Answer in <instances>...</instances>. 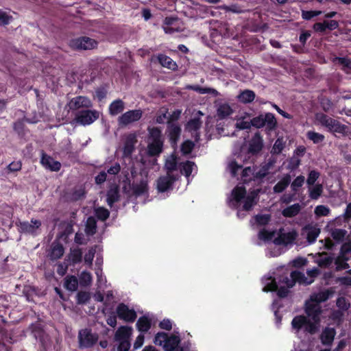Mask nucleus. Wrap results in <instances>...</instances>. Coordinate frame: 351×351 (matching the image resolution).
<instances>
[{
    "mask_svg": "<svg viewBox=\"0 0 351 351\" xmlns=\"http://www.w3.org/2000/svg\"><path fill=\"white\" fill-rule=\"evenodd\" d=\"M332 295L331 291L324 290L311 295L309 300L305 302L304 311L307 317L298 315L291 322L292 329L295 333L298 334L300 330H304L314 334L319 330L322 313L319 304L327 300Z\"/></svg>",
    "mask_w": 351,
    "mask_h": 351,
    "instance_id": "obj_1",
    "label": "nucleus"
},
{
    "mask_svg": "<svg viewBox=\"0 0 351 351\" xmlns=\"http://www.w3.org/2000/svg\"><path fill=\"white\" fill-rule=\"evenodd\" d=\"M319 271L317 268H313L306 272V276L304 274L300 271H293L288 276V274H283L279 277H273L271 276H265L262 282L263 285V291L265 292L278 291V295L280 297H285L288 289L292 287L296 282L302 285H310L315 278L318 275Z\"/></svg>",
    "mask_w": 351,
    "mask_h": 351,
    "instance_id": "obj_2",
    "label": "nucleus"
},
{
    "mask_svg": "<svg viewBox=\"0 0 351 351\" xmlns=\"http://www.w3.org/2000/svg\"><path fill=\"white\" fill-rule=\"evenodd\" d=\"M259 189H254L247 191L242 185L235 186L230 195L228 198V204L230 207L241 210L248 211L257 203Z\"/></svg>",
    "mask_w": 351,
    "mask_h": 351,
    "instance_id": "obj_3",
    "label": "nucleus"
},
{
    "mask_svg": "<svg viewBox=\"0 0 351 351\" xmlns=\"http://www.w3.org/2000/svg\"><path fill=\"white\" fill-rule=\"evenodd\" d=\"M297 233L295 230L285 231L280 230L278 232H270L266 230H262L259 232L258 237L260 239L269 242L273 241L275 247L277 245H287L291 244L295 239Z\"/></svg>",
    "mask_w": 351,
    "mask_h": 351,
    "instance_id": "obj_4",
    "label": "nucleus"
},
{
    "mask_svg": "<svg viewBox=\"0 0 351 351\" xmlns=\"http://www.w3.org/2000/svg\"><path fill=\"white\" fill-rule=\"evenodd\" d=\"M247 160L246 156L239 154L235 156L234 159L229 161L228 164V169L233 177H237L239 175V172H241V180L243 182L247 183L250 181L254 182V171L255 167H246L242 169L241 162Z\"/></svg>",
    "mask_w": 351,
    "mask_h": 351,
    "instance_id": "obj_5",
    "label": "nucleus"
},
{
    "mask_svg": "<svg viewBox=\"0 0 351 351\" xmlns=\"http://www.w3.org/2000/svg\"><path fill=\"white\" fill-rule=\"evenodd\" d=\"M180 338L178 335L168 336L165 332H158L154 339L155 344L162 346L165 351H184L179 344Z\"/></svg>",
    "mask_w": 351,
    "mask_h": 351,
    "instance_id": "obj_6",
    "label": "nucleus"
},
{
    "mask_svg": "<svg viewBox=\"0 0 351 351\" xmlns=\"http://www.w3.org/2000/svg\"><path fill=\"white\" fill-rule=\"evenodd\" d=\"M315 119L316 124L324 126L331 132L344 133L346 132V127L345 125L323 113H317Z\"/></svg>",
    "mask_w": 351,
    "mask_h": 351,
    "instance_id": "obj_7",
    "label": "nucleus"
},
{
    "mask_svg": "<svg viewBox=\"0 0 351 351\" xmlns=\"http://www.w3.org/2000/svg\"><path fill=\"white\" fill-rule=\"evenodd\" d=\"M132 328L127 326H121L117 329L114 335V339L119 343V348L123 349L124 350L130 349V339L132 335Z\"/></svg>",
    "mask_w": 351,
    "mask_h": 351,
    "instance_id": "obj_8",
    "label": "nucleus"
},
{
    "mask_svg": "<svg viewBox=\"0 0 351 351\" xmlns=\"http://www.w3.org/2000/svg\"><path fill=\"white\" fill-rule=\"evenodd\" d=\"M70 46L75 49L90 50L97 46V42L89 37L82 36L71 40Z\"/></svg>",
    "mask_w": 351,
    "mask_h": 351,
    "instance_id": "obj_9",
    "label": "nucleus"
},
{
    "mask_svg": "<svg viewBox=\"0 0 351 351\" xmlns=\"http://www.w3.org/2000/svg\"><path fill=\"white\" fill-rule=\"evenodd\" d=\"M143 115L141 109L132 110L125 112L118 118V123L121 126H125L138 121Z\"/></svg>",
    "mask_w": 351,
    "mask_h": 351,
    "instance_id": "obj_10",
    "label": "nucleus"
},
{
    "mask_svg": "<svg viewBox=\"0 0 351 351\" xmlns=\"http://www.w3.org/2000/svg\"><path fill=\"white\" fill-rule=\"evenodd\" d=\"M92 106V102L89 98L84 96H77L72 98L67 103L66 108L69 111H76L80 108H88Z\"/></svg>",
    "mask_w": 351,
    "mask_h": 351,
    "instance_id": "obj_11",
    "label": "nucleus"
},
{
    "mask_svg": "<svg viewBox=\"0 0 351 351\" xmlns=\"http://www.w3.org/2000/svg\"><path fill=\"white\" fill-rule=\"evenodd\" d=\"M351 258V242L344 243L341 249L340 254L335 260V264L338 269L348 267L346 261Z\"/></svg>",
    "mask_w": 351,
    "mask_h": 351,
    "instance_id": "obj_12",
    "label": "nucleus"
},
{
    "mask_svg": "<svg viewBox=\"0 0 351 351\" xmlns=\"http://www.w3.org/2000/svg\"><path fill=\"white\" fill-rule=\"evenodd\" d=\"M97 340V335L91 332V331L88 329L82 330L79 332V342L81 348H90L93 346Z\"/></svg>",
    "mask_w": 351,
    "mask_h": 351,
    "instance_id": "obj_13",
    "label": "nucleus"
},
{
    "mask_svg": "<svg viewBox=\"0 0 351 351\" xmlns=\"http://www.w3.org/2000/svg\"><path fill=\"white\" fill-rule=\"evenodd\" d=\"M116 312L119 318L125 322H133L136 318V311L123 303L118 305Z\"/></svg>",
    "mask_w": 351,
    "mask_h": 351,
    "instance_id": "obj_14",
    "label": "nucleus"
},
{
    "mask_svg": "<svg viewBox=\"0 0 351 351\" xmlns=\"http://www.w3.org/2000/svg\"><path fill=\"white\" fill-rule=\"evenodd\" d=\"M99 118L97 110H84L77 113L75 121L83 125H90Z\"/></svg>",
    "mask_w": 351,
    "mask_h": 351,
    "instance_id": "obj_15",
    "label": "nucleus"
},
{
    "mask_svg": "<svg viewBox=\"0 0 351 351\" xmlns=\"http://www.w3.org/2000/svg\"><path fill=\"white\" fill-rule=\"evenodd\" d=\"M178 174L167 173L157 180L156 187L159 192L167 191L171 189L173 182L178 178Z\"/></svg>",
    "mask_w": 351,
    "mask_h": 351,
    "instance_id": "obj_16",
    "label": "nucleus"
},
{
    "mask_svg": "<svg viewBox=\"0 0 351 351\" xmlns=\"http://www.w3.org/2000/svg\"><path fill=\"white\" fill-rule=\"evenodd\" d=\"M197 117L195 116L186 124V130L191 133V135L195 138L196 141L199 139V133L197 130L200 128L202 122L200 117L204 115L201 111L197 112Z\"/></svg>",
    "mask_w": 351,
    "mask_h": 351,
    "instance_id": "obj_17",
    "label": "nucleus"
},
{
    "mask_svg": "<svg viewBox=\"0 0 351 351\" xmlns=\"http://www.w3.org/2000/svg\"><path fill=\"white\" fill-rule=\"evenodd\" d=\"M162 27L165 32L169 34L182 30V27L180 26V22L174 18H165Z\"/></svg>",
    "mask_w": 351,
    "mask_h": 351,
    "instance_id": "obj_18",
    "label": "nucleus"
},
{
    "mask_svg": "<svg viewBox=\"0 0 351 351\" xmlns=\"http://www.w3.org/2000/svg\"><path fill=\"white\" fill-rule=\"evenodd\" d=\"M263 147V141L259 133H256L249 142L248 152L252 155L258 154Z\"/></svg>",
    "mask_w": 351,
    "mask_h": 351,
    "instance_id": "obj_19",
    "label": "nucleus"
},
{
    "mask_svg": "<svg viewBox=\"0 0 351 351\" xmlns=\"http://www.w3.org/2000/svg\"><path fill=\"white\" fill-rule=\"evenodd\" d=\"M41 222L38 220H32L30 223L23 221L19 222V227L21 232L34 234L39 228Z\"/></svg>",
    "mask_w": 351,
    "mask_h": 351,
    "instance_id": "obj_20",
    "label": "nucleus"
},
{
    "mask_svg": "<svg viewBox=\"0 0 351 351\" xmlns=\"http://www.w3.org/2000/svg\"><path fill=\"white\" fill-rule=\"evenodd\" d=\"M217 116L219 119H224L233 113L230 105L226 102H219L216 105Z\"/></svg>",
    "mask_w": 351,
    "mask_h": 351,
    "instance_id": "obj_21",
    "label": "nucleus"
},
{
    "mask_svg": "<svg viewBox=\"0 0 351 351\" xmlns=\"http://www.w3.org/2000/svg\"><path fill=\"white\" fill-rule=\"evenodd\" d=\"M41 163L44 167L53 171H59L61 167L60 162L45 154L42 156Z\"/></svg>",
    "mask_w": 351,
    "mask_h": 351,
    "instance_id": "obj_22",
    "label": "nucleus"
},
{
    "mask_svg": "<svg viewBox=\"0 0 351 351\" xmlns=\"http://www.w3.org/2000/svg\"><path fill=\"white\" fill-rule=\"evenodd\" d=\"M165 168L167 170V173L174 174V171H177L179 168L178 165V158L175 154L169 156L165 160Z\"/></svg>",
    "mask_w": 351,
    "mask_h": 351,
    "instance_id": "obj_23",
    "label": "nucleus"
},
{
    "mask_svg": "<svg viewBox=\"0 0 351 351\" xmlns=\"http://www.w3.org/2000/svg\"><path fill=\"white\" fill-rule=\"evenodd\" d=\"M291 177L289 174L285 175L274 186L273 191L276 193L283 192L290 184Z\"/></svg>",
    "mask_w": 351,
    "mask_h": 351,
    "instance_id": "obj_24",
    "label": "nucleus"
},
{
    "mask_svg": "<svg viewBox=\"0 0 351 351\" xmlns=\"http://www.w3.org/2000/svg\"><path fill=\"white\" fill-rule=\"evenodd\" d=\"M136 136L134 134H130L125 138L123 147L124 156H130L134 151V145L136 142Z\"/></svg>",
    "mask_w": 351,
    "mask_h": 351,
    "instance_id": "obj_25",
    "label": "nucleus"
},
{
    "mask_svg": "<svg viewBox=\"0 0 351 351\" xmlns=\"http://www.w3.org/2000/svg\"><path fill=\"white\" fill-rule=\"evenodd\" d=\"M64 253V249L62 244L58 241H54L51 245L49 257L52 260L60 258Z\"/></svg>",
    "mask_w": 351,
    "mask_h": 351,
    "instance_id": "obj_26",
    "label": "nucleus"
},
{
    "mask_svg": "<svg viewBox=\"0 0 351 351\" xmlns=\"http://www.w3.org/2000/svg\"><path fill=\"white\" fill-rule=\"evenodd\" d=\"M133 193L135 195H143L147 193L148 184L147 180H143L139 182H134L132 185Z\"/></svg>",
    "mask_w": 351,
    "mask_h": 351,
    "instance_id": "obj_27",
    "label": "nucleus"
},
{
    "mask_svg": "<svg viewBox=\"0 0 351 351\" xmlns=\"http://www.w3.org/2000/svg\"><path fill=\"white\" fill-rule=\"evenodd\" d=\"M162 142L161 139H156L149 143L147 152L150 156L159 155L162 152Z\"/></svg>",
    "mask_w": 351,
    "mask_h": 351,
    "instance_id": "obj_28",
    "label": "nucleus"
},
{
    "mask_svg": "<svg viewBox=\"0 0 351 351\" xmlns=\"http://www.w3.org/2000/svg\"><path fill=\"white\" fill-rule=\"evenodd\" d=\"M179 169L182 173H184V176L189 179V176L193 173H196L197 167L194 162L191 161H186L184 163H180L179 165Z\"/></svg>",
    "mask_w": 351,
    "mask_h": 351,
    "instance_id": "obj_29",
    "label": "nucleus"
},
{
    "mask_svg": "<svg viewBox=\"0 0 351 351\" xmlns=\"http://www.w3.org/2000/svg\"><path fill=\"white\" fill-rule=\"evenodd\" d=\"M320 233V230L316 226H306L304 229L303 234L306 236L309 243H313Z\"/></svg>",
    "mask_w": 351,
    "mask_h": 351,
    "instance_id": "obj_30",
    "label": "nucleus"
},
{
    "mask_svg": "<svg viewBox=\"0 0 351 351\" xmlns=\"http://www.w3.org/2000/svg\"><path fill=\"white\" fill-rule=\"evenodd\" d=\"M324 191V187L322 184H316L311 186H308V192L309 197L311 199H319Z\"/></svg>",
    "mask_w": 351,
    "mask_h": 351,
    "instance_id": "obj_31",
    "label": "nucleus"
},
{
    "mask_svg": "<svg viewBox=\"0 0 351 351\" xmlns=\"http://www.w3.org/2000/svg\"><path fill=\"white\" fill-rule=\"evenodd\" d=\"M336 332L334 328H325L322 335H321V340L323 344L329 345L330 344L335 336Z\"/></svg>",
    "mask_w": 351,
    "mask_h": 351,
    "instance_id": "obj_32",
    "label": "nucleus"
},
{
    "mask_svg": "<svg viewBox=\"0 0 351 351\" xmlns=\"http://www.w3.org/2000/svg\"><path fill=\"white\" fill-rule=\"evenodd\" d=\"M125 108L124 102L121 99L112 101L109 106V113L112 116H116L121 113Z\"/></svg>",
    "mask_w": 351,
    "mask_h": 351,
    "instance_id": "obj_33",
    "label": "nucleus"
},
{
    "mask_svg": "<svg viewBox=\"0 0 351 351\" xmlns=\"http://www.w3.org/2000/svg\"><path fill=\"white\" fill-rule=\"evenodd\" d=\"M255 98V93L250 90H245L237 95L238 100L243 104L250 103Z\"/></svg>",
    "mask_w": 351,
    "mask_h": 351,
    "instance_id": "obj_34",
    "label": "nucleus"
},
{
    "mask_svg": "<svg viewBox=\"0 0 351 351\" xmlns=\"http://www.w3.org/2000/svg\"><path fill=\"white\" fill-rule=\"evenodd\" d=\"M64 286L70 291H75L78 287L77 278L74 276H66L64 278Z\"/></svg>",
    "mask_w": 351,
    "mask_h": 351,
    "instance_id": "obj_35",
    "label": "nucleus"
},
{
    "mask_svg": "<svg viewBox=\"0 0 351 351\" xmlns=\"http://www.w3.org/2000/svg\"><path fill=\"white\" fill-rule=\"evenodd\" d=\"M136 327L141 332H147L151 327V320L147 316L141 317L136 322Z\"/></svg>",
    "mask_w": 351,
    "mask_h": 351,
    "instance_id": "obj_36",
    "label": "nucleus"
},
{
    "mask_svg": "<svg viewBox=\"0 0 351 351\" xmlns=\"http://www.w3.org/2000/svg\"><path fill=\"white\" fill-rule=\"evenodd\" d=\"M301 210L300 204H294L286 208H285L282 213L286 217H291L298 215Z\"/></svg>",
    "mask_w": 351,
    "mask_h": 351,
    "instance_id": "obj_37",
    "label": "nucleus"
},
{
    "mask_svg": "<svg viewBox=\"0 0 351 351\" xmlns=\"http://www.w3.org/2000/svg\"><path fill=\"white\" fill-rule=\"evenodd\" d=\"M335 64L341 66L343 71L351 73V60L345 58H335L333 60Z\"/></svg>",
    "mask_w": 351,
    "mask_h": 351,
    "instance_id": "obj_38",
    "label": "nucleus"
},
{
    "mask_svg": "<svg viewBox=\"0 0 351 351\" xmlns=\"http://www.w3.org/2000/svg\"><path fill=\"white\" fill-rule=\"evenodd\" d=\"M269 167L263 166L261 168L255 167L254 171V182L260 183L262 179L268 174Z\"/></svg>",
    "mask_w": 351,
    "mask_h": 351,
    "instance_id": "obj_39",
    "label": "nucleus"
},
{
    "mask_svg": "<svg viewBox=\"0 0 351 351\" xmlns=\"http://www.w3.org/2000/svg\"><path fill=\"white\" fill-rule=\"evenodd\" d=\"M186 88L193 90L200 94H207L208 93V94H212L215 96L218 95V92L215 89L211 88H202L197 85H195V86L189 85L186 86Z\"/></svg>",
    "mask_w": 351,
    "mask_h": 351,
    "instance_id": "obj_40",
    "label": "nucleus"
},
{
    "mask_svg": "<svg viewBox=\"0 0 351 351\" xmlns=\"http://www.w3.org/2000/svg\"><path fill=\"white\" fill-rule=\"evenodd\" d=\"M158 60L162 66L167 67L168 69H175L176 67V62H173L171 58L167 56L160 55L158 56Z\"/></svg>",
    "mask_w": 351,
    "mask_h": 351,
    "instance_id": "obj_41",
    "label": "nucleus"
},
{
    "mask_svg": "<svg viewBox=\"0 0 351 351\" xmlns=\"http://www.w3.org/2000/svg\"><path fill=\"white\" fill-rule=\"evenodd\" d=\"M347 235V231L343 229H333L331 230V237L337 242H341L346 238Z\"/></svg>",
    "mask_w": 351,
    "mask_h": 351,
    "instance_id": "obj_42",
    "label": "nucleus"
},
{
    "mask_svg": "<svg viewBox=\"0 0 351 351\" xmlns=\"http://www.w3.org/2000/svg\"><path fill=\"white\" fill-rule=\"evenodd\" d=\"M180 128L174 124V123H169V133L171 140L176 143L177 138H178L180 134Z\"/></svg>",
    "mask_w": 351,
    "mask_h": 351,
    "instance_id": "obj_43",
    "label": "nucleus"
},
{
    "mask_svg": "<svg viewBox=\"0 0 351 351\" xmlns=\"http://www.w3.org/2000/svg\"><path fill=\"white\" fill-rule=\"evenodd\" d=\"M119 198V192L117 188L111 189L107 193V203L110 206H112L113 203L117 202Z\"/></svg>",
    "mask_w": 351,
    "mask_h": 351,
    "instance_id": "obj_44",
    "label": "nucleus"
},
{
    "mask_svg": "<svg viewBox=\"0 0 351 351\" xmlns=\"http://www.w3.org/2000/svg\"><path fill=\"white\" fill-rule=\"evenodd\" d=\"M82 253L80 249L74 248L71 250L69 259L73 263H80L82 260Z\"/></svg>",
    "mask_w": 351,
    "mask_h": 351,
    "instance_id": "obj_45",
    "label": "nucleus"
},
{
    "mask_svg": "<svg viewBox=\"0 0 351 351\" xmlns=\"http://www.w3.org/2000/svg\"><path fill=\"white\" fill-rule=\"evenodd\" d=\"M92 282V276L90 273L82 271L80 276V284L83 287L88 286Z\"/></svg>",
    "mask_w": 351,
    "mask_h": 351,
    "instance_id": "obj_46",
    "label": "nucleus"
},
{
    "mask_svg": "<svg viewBox=\"0 0 351 351\" xmlns=\"http://www.w3.org/2000/svg\"><path fill=\"white\" fill-rule=\"evenodd\" d=\"M96 221L93 217H88L86 225V232L88 234H93L96 231Z\"/></svg>",
    "mask_w": 351,
    "mask_h": 351,
    "instance_id": "obj_47",
    "label": "nucleus"
},
{
    "mask_svg": "<svg viewBox=\"0 0 351 351\" xmlns=\"http://www.w3.org/2000/svg\"><path fill=\"white\" fill-rule=\"evenodd\" d=\"M272 244L273 242L269 243L267 255L269 256H278L280 255L282 252L281 245H277V247H275Z\"/></svg>",
    "mask_w": 351,
    "mask_h": 351,
    "instance_id": "obj_48",
    "label": "nucleus"
},
{
    "mask_svg": "<svg viewBox=\"0 0 351 351\" xmlns=\"http://www.w3.org/2000/svg\"><path fill=\"white\" fill-rule=\"evenodd\" d=\"M315 215L319 217L322 216H328L330 213V208L324 205L317 206L314 210Z\"/></svg>",
    "mask_w": 351,
    "mask_h": 351,
    "instance_id": "obj_49",
    "label": "nucleus"
},
{
    "mask_svg": "<svg viewBox=\"0 0 351 351\" xmlns=\"http://www.w3.org/2000/svg\"><path fill=\"white\" fill-rule=\"evenodd\" d=\"M307 137L311 141H312L314 143H319L322 142L324 140V136L322 134L309 131L307 132Z\"/></svg>",
    "mask_w": 351,
    "mask_h": 351,
    "instance_id": "obj_50",
    "label": "nucleus"
},
{
    "mask_svg": "<svg viewBox=\"0 0 351 351\" xmlns=\"http://www.w3.org/2000/svg\"><path fill=\"white\" fill-rule=\"evenodd\" d=\"M305 178L303 176L296 177L291 184L293 191L296 192L304 183Z\"/></svg>",
    "mask_w": 351,
    "mask_h": 351,
    "instance_id": "obj_51",
    "label": "nucleus"
},
{
    "mask_svg": "<svg viewBox=\"0 0 351 351\" xmlns=\"http://www.w3.org/2000/svg\"><path fill=\"white\" fill-rule=\"evenodd\" d=\"M95 213L97 217L102 221H105L109 217L110 213L104 207H98L95 210Z\"/></svg>",
    "mask_w": 351,
    "mask_h": 351,
    "instance_id": "obj_52",
    "label": "nucleus"
},
{
    "mask_svg": "<svg viewBox=\"0 0 351 351\" xmlns=\"http://www.w3.org/2000/svg\"><path fill=\"white\" fill-rule=\"evenodd\" d=\"M284 147L285 142L283 141L282 138H278L274 143L271 149V153L273 154H278L283 150Z\"/></svg>",
    "mask_w": 351,
    "mask_h": 351,
    "instance_id": "obj_53",
    "label": "nucleus"
},
{
    "mask_svg": "<svg viewBox=\"0 0 351 351\" xmlns=\"http://www.w3.org/2000/svg\"><path fill=\"white\" fill-rule=\"evenodd\" d=\"M264 122L269 128H274L276 125V121L271 113H267L263 115Z\"/></svg>",
    "mask_w": 351,
    "mask_h": 351,
    "instance_id": "obj_54",
    "label": "nucleus"
},
{
    "mask_svg": "<svg viewBox=\"0 0 351 351\" xmlns=\"http://www.w3.org/2000/svg\"><path fill=\"white\" fill-rule=\"evenodd\" d=\"M319 173L315 170H312L309 172L306 183L308 186H311L313 184H315V182L317 180V179L319 178Z\"/></svg>",
    "mask_w": 351,
    "mask_h": 351,
    "instance_id": "obj_55",
    "label": "nucleus"
},
{
    "mask_svg": "<svg viewBox=\"0 0 351 351\" xmlns=\"http://www.w3.org/2000/svg\"><path fill=\"white\" fill-rule=\"evenodd\" d=\"M194 147V143L191 141H184L181 147V151L184 154H189L191 153Z\"/></svg>",
    "mask_w": 351,
    "mask_h": 351,
    "instance_id": "obj_56",
    "label": "nucleus"
},
{
    "mask_svg": "<svg viewBox=\"0 0 351 351\" xmlns=\"http://www.w3.org/2000/svg\"><path fill=\"white\" fill-rule=\"evenodd\" d=\"M167 114L168 111L166 108H161L159 111V114L156 117V122L158 123H165L166 121L169 119Z\"/></svg>",
    "mask_w": 351,
    "mask_h": 351,
    "instance_id": "obj_57",
    "label": "nucleus"
},
{
    "mask_svg": "<svg viewBox=\"0 0 351 351\" xmlns=\"http://www.w3.org/2000/svg\"><path fill=\"white\" fill-rule=\"evenodd\" d=\"M317 262L319 266L325 267L330 265L332 263V258L327 254H324L319 257Z\"/></svg>",
    "mask_w": 351,
    "mask_h": 351,
    "instance_id": "obj_58",
    "label": "nucleus"
},
{
    "mask_svg": "<svg viewBox=\"0 0 351 351\" xmlns=\"http://www.w3.org/2000/svg\"><path fill=\"white\" fill-rule=\"evenodd\" d=\"M251 123H252V125H253L256 128H258L263 127L264 125H265V122H264L263 115H261V116L253 118L251 120Z\"/></svg>",
    "mask_w": 351,
    "mask_h": 351,
    "instance_id": "obj_59",
    "label": "nucleus"
},
{
    "mask_svg": "<svg viewBox=\"0 0 351 351\" xmlns=\"http://www.w3.org/2000/svg\"><path fill=\"white\" fill-rule=\"evenodd\" d=\"M95 250L93 248L90 249L88 252L84 255V262L88 265H91L93 260L95 256Z\"/></svg>",
    "mask_w": 351,
    "mask_h": 351,
    "instance_id": "obj_60",
    "label": "nucleus"
},
{
    "mask_svg": "<svg viewBox=\"0 0 351 351\" xmlns=\"http://www.w3.org/2000/svg\"><path fill=\"white\" fill-rule=\"evenodd\" d=\"M255 219H256V221L259 225H265L269 221L270 216H269V215H266V214L265 215H259L255 217Z\"/></svg>",
    "mask_w": 351,
    "mask_h": 351,
    "instance_id": "obj_61",
    "label": "nucleus"
},
{
    "mask_svg": "<svg viewBox=\"0 0 351 351\" xmlns=\"http://www.w3.org/2000/svg\"><path fill=\"white\" fill-rule=\"evenodd\" d=\"M90 299V295L87 292H79L77 295V303H86Z\"/></svg>",
    "mask_w": 351,
    "mask_h": 351,
    "instance_id": "obj_62",
    "label": "nucleus"
},
{
    "mask_svg": "<svg viewBox=\"0 0 351 351\" xmlns=\"http://www.w3.org/2000/svg\"><path fill=\"white\" fill-rule=\"evenodd\" d=\"M160 130L158 128H153L149 129V134L152 141H156V139H161Z\"/></svg>",
    "mask_w": 351,
    "mask_h": 351,
    "instance_id": "obj_63",
    "label": "nucleus"
},
{
    "mask_svg": "<svg viewBox=\"0 0 351 351\" xmlns=\"http://www.w3.org/2000/svg\"><path fill=\"white\" fill-rule=\"evenodd\" d=\"M300 165V159L298 157L293 156L291 158L289 163V169L293 170L299 167Z\"/></svg>",
    "mask_w": 351,
    "mask_h": 351,
    "instance_id": "obj_64",
    "label": "nucleus"
}]
</instances>
